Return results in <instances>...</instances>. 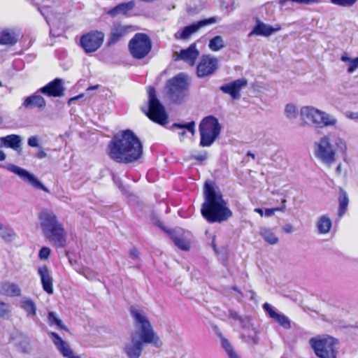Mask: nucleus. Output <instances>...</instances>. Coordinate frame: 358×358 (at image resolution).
Here are the masks:
<instances>
[{
    "instance_id": "nucleus-1",
    "label": "nucleus",
    "mask_w": 358,
    "mask_h": 358,
    "mask_svg": "<svg viewBox=\"0 0 358 358\" xmlns=\"http://www.w3.org/2000/svg\"><path fill=\"white\" fill-rule=\"evenodd\" d=\"M143 147L141 140L130 129L115 134L109 141L107 153L109 157L120 164H131L143 156Z\"/></svg>"
},
{
    "instance_id": "nucleus-2",
    "label": "nucleus",
    "mask_w": 358,
    "mask_h": 358,
    "mask_svg": "<svg viewBox=\"0 0 358 358\" xmlns=\"http://www.w3.org/2000/svg\"><path fill=\"white\" fill-rule=\"evenodd\" d=\"M130 312L135 322L136 331L131 342L124 346V351L129 358H139L145 345L152 344L159 347L160 340L145 315L134 308H131Z\"/></svg>"
},
{
    "instance_id": "nucleus-3",
    "label": "nucleus",
    "mask_w": 358,
    "mask_h": 358,
    "mask_svg": "<svg viewBox=\"0 0 358 358\" xmlns=\"http://www.w3.org/2000/svg\"><path fill=\"white\" fill-rule=\"evenodd\" d=\"M203 195L201 213L208 222L221 223L232 216L223 194L213 184L205 183Z\"/></svg>"
},
{
    "instance_id": "nucleus-4",
    "label": "nucleus",
    "mask_w": 358,
    "mask_h": 358,
    "mask_svg": "<svg viewBox=\"0 0 358 358\" xmlns=\"http://www.w3.org/2000/svg\"><path fill=\"white\" fill-rule=\"evenodd\" d=\"M41 227L45 236L53 243L57 248H63L66 245V232L57 215L52 211L45 210L40 213Z\"/></svg>"
},
{
    "instance_id": "nucleus-5",
    "label": "nucleus",
    "mask_w": 358,
    "mask_h": 358,
    "mask_svg": "<svg viewBox=\"0 0 358 358\" xmlns=\"http://www.w3.org/2000/svg\"><path fill=\"white\" fill-rule=\"evenodd\" d=\"M315 156L324 163L329 165L336 161V155L346 154L347 145L341 138H338L333 145L328 136H324L320 139V142L315 143Z\"/></svg>"
},
{
    "instance_id": "nucleus-6",
    "label": "nucleus",
    "mask_w": 358,
    "mask_h": 358,
    "mask_svg": "<svg viewBox=\"0 0 358 358\" xmlns=\"http://www.w3.org/2000/svg\"><path fill=\"white\" fill-rule=\"evenodd\" d=\"M148 107L141 108V111L153 122L164 125L168 122V115L161 101L158 99L155 88H148Z\"/></svg>"
},
{
    "instance_id": "nucleus-7",
    "label": "nucleus",
    "mask_w": 358,
    "mask_h": 358,
    "mask_svg": "<svg viewBox=\"0 0 358 358\" xmlns=\"http://www.w3.org/2000/svg\"><path fill=\"white\" fill-rule=\"evenodd\" d=\"M200 142L201 147L210 146L220 136L222 126L218 120L208 115L203 118L199 124Z\"/></svg>"
},
{
    "instance_id": "nucleus-8",
    "label": "nucleus",
    "mask_w": 358,
    "mask_h": 358,
    "mask_svg": "<svg viewBox=\"0 0 358 358\" xmlns=\"http://www.w3.org/2000/svg\"><path fill=\"white\" fill-rule=\"evenodd\" d=\"M309 343L317 357L337 358V339L329 336H317L311 338Z\"/></svg>"
},
{
    "instance_id": "nucleus-9",
    "label": "nucleus",
    "mask_w": 358,
    "mask_h": 358,
    "mask_svg": "<svg viewBox=\"0 0 358 358\" xmlns=\"http://www.w3.org/2000/svg\"><path fill=\"white\" fill-rule=\"evenodd\" d=\"M152 43L150 36L142 32H138L130 39L128 48L134 59H143L151 52Z\"/></svg>"
},
{
    "instance_id": "nucleus-10",
    "label": "nucleus",
    "mask_w": 358,
    "mask_h": 358,
    "mask_svg": "<svg viewBox=\"0 0 358 358\" xmlns=\"http://www.w3.org/2000/svg\"><path fill=\"white\" fill-rule=\"evenodd\" d=\"M301 115L303 120H309L320 127L334 126L336 124L335 118L312 106L302 107Z\"/></svg>"
},
{
    "instance_id": "nucleus-11",
    "label": "nucleus",
    "mask_w": 358,
    "mask_h": 358,
    "mask_svg": "<svg viewBox=\"0 0 358 358\" xmlns=\"http://www.w3.org/2000/svg\"><path fill=\"white\" fill-rule=\"evenodd\" d=\"M104 37L102 31L92 30L80 36L79 45L86 54L95 52L101 47Z\"/></svg>"
},
{
    "instance_id": "nucleus-12",
    "label": "nucleus",
    "mask_w": 358,
    "mask_h": 358,
    "mask_svg": "<svg viewBox=\"0 0 358 358\" xmlns=\"http://www.w3.org/2000/svg\"><path fill=\"white\" fill-rule=\"evenodd\" d=\"M219 66V61L217 58L210 55H203L200 58L196 73L199 78H203L213 74Z\"/></svg>"
},
{
    "instance_id": "nucleus-13",
    "label": "nucleus",
    "mask_w": 358,
    "mask_h": 358,
    "mask_svg": "<svg viewBox=\"0 0 358 358\" xmlns=\"http://www.w3.org/2000/svg\"><path fill=\"white\" fill-rule=\"evenodd\" d=\"M135 29V27L133 25L124 24L121 22H114L108 39V45H112L118 43Z\"/></svg>"
},
{
    "instance_id": "nucleus-14",
    "label": "nucleus",
    "mask_w": 358,
    "mask_h": 358,
    "mask_svg": "<svg viewBox=\"0 0 358 358\" xmlns=\"http://www.w3.org/2000/svg\"><path fill=\"white\" fill-rule=\"evenodd\" d=\"M217 22V17H210L209 18L201 20L196 23L192 24L185 27L182 31H177L174 34L176 39H187L192 34L196 32L201 27L215 24Z\"/></svg>"
},
{
    "instance_id": "nucleus-15",
    "label": "nucleus",
    "mask_w": 358,
    "mask_h": 358,
    "mask_svg": "<svg viewBox=\"0 0 358 358\" xmlns=\"http://www.w3.org/2000/svg\"><path fill=\"white\" fill-rule=\"evenodd\" d=\"M40 92L48 97H61L64 95L65 87L64 80L56 78L38 90Z\"/></svg>"
},
{
    "instance_id": "nucleus-16",
    "label": "nucleus",
    "mask_w": 358,
    "mask_h": 358,
    "mask_svg": "<svg viewBox=\"0 0 358 358\" xmlns=\"http://www.w3.org/2000/svg\"><path fill=\"white\" fill-rule=\"evenodd\" d=\"M248 83L247 79L242 78L225 84L221 86L220 89L223 93L230 95L232 99L238 100L241 96V89L246 87Z\"/></svg>"
},
{
    "instance_id": "nucleus-17",
    "label": "nucleus",
    "mask_w": 358,
    "mask_h": 358,
    "mask_svg": "<svg viewBox=\"0 0 358 358\" xmlns=\"http://www.w3.org/2000/svg\"><path fill=\"white\" fill-rule=\"evenodd\" d=\"M199 56V51L195 43L191 44L187 48L182 49L176 57V60H182L191 66L195 65Z\"/></svg>"
},
{
    "instance_id": "nucleus-18",
    "label": "nucleus",
    "mask_w": 358,
    "mask_h": 358,
    "mask_svg": "<svg viewBox=\"0 0 358 358\" xmlns=\"http://www.w3.org/2000/svg\"><path fill=\"white\" fill-rule=\"evenodd\" d=\"M49 335L57 350L64 357L68 358H80L78 356H74L73 355V351L69 344L64 341L58 334L52 331L49 333Z\"/></svg>"
},
{
    "instance_id": "nucleus-19",
    "label": "nucleus",
    "mask_w": 358,
    "mask_h": 358,
    "mask_svg": "<svg viewBox=\"0 0 358 358\" xmlns=\"http://www.w3.org/2000/svg\"><path fill=\"white\" fill-rule=\"evenodd\" d=\"M38 273L41 278L43 290L49 294H53V279L49 268L46 266H43L38 268Z\"/></svg>"
},
{
    "instance_id": "nucleus-20",
    "label": "nucleus",
    "mask_w": 358,
    "mask_h": 358,
    "mask_svg": "<svg viewBox=\"0 0 358 358\" xmlns=\"http://www.w3.org/2000/svg\"><path fill=\"white\" fill-rule=\"evenodd\" d=\"M263 308L271 318L278 322L284 329H288L291 327L290 320L288 317L284 315L276 313L268 303H265L263 305Z\"/></svg>"
},
{
    "instance_id": "nucleus-21",
    "label": "nucleus",
    "mask_w": 358,
    "mask_h": 358,
    "mask_svg": "<svg viewBox=\"0 0 358 358\" xmlns=\"http://www.w3.org/2000/svg\"><path fill=\"white\" fill-rule=\"evenodd\" d=\"M38 91L33 95L27 96L24 101V106L30 108H38L43 110L45 108L46 102Z\"/></svg>"
},
{
    "instance_id": "nucleus-22",
    "label": "nucleus",
    "mask_w": 358,
    "mask_h": 358,
    "mask_svg": "<svg viewBox=\"0 0 358 358\" xmlns=\"http://www.w3.org/2000/svg\"><path fill=\"white\" fill-rule=\"evenodd\" d=\"M21 138L20 136L10 134L0 137V148H12L17 150L20 146Z\"/></svg>"
},
{
    "instance_id": "nucleus-23",
    "label": "nucleus",
    "mask_w": 358,
    "mask_h": 358,
    "mask_svg": "<svg viewBox=\"0 0 358 358\" xmlns=\"http://www.w3.org/2000/svg\"><path fill=\"white\" fill-rule=\"evenodd\" d=\"M21 289L20 287L12 282H0V294L7 296H20Z\"/></svg>"
},
{
    "instance_id": "nucleus-24",
    "label": "nucleus",
    "mask_w": 358,
    "mask_h": 358,
    "mask_svg": "<svg viewBox=\"0 0 358 358\" xmlns=\"http://www.w3.org/2000/svg\"><path fill=\"white\" fill-rule=\"evenodd\" d=\"M275 31L271 26L267 25L262 22H258L250 35L255 34L258 36H268Z\"/></svg>"
},
{
    "instance_id": "nucleus-25",
    "label": "nucleus",
    "mask_w": 358,
    "mask_h": 358,
    "mask_svg": "<svg viewBox=\"0 0 358 358\" xmlns=\"http://www.w3.org/2000/svg\"><path fill=\"white\" fill-rule=\"evenodd\" d=\"M17 42V35L10 30L0 31V45H13Z\"/></svg>"
},
{
    "instance_id": "nucleus-26",
    "label": "nucleus",
    "mask_w": 358,
    "mask_h": 358,
    "mask_svg": "<svg viewBox=\"0 0 358 358\" xmlns=\"http://www.w3.org/2000/svg\"><path fill=\"white\" fill-rule=\"evenodd\" d=\"M24 179L27 180L29 184L36 189H41L45 192H49V190L45 187L34 175L29 171L24 169L23 171Z\"/></svg>"
},
{
    "instance_id": "nucleus-27",
    "label": "nucleus",
    "mask_w": 358,
    "mask_h": 358,
    "mask_svg": "<svg viewBox=\"0 0 358 358\" xmlns=\"http://www.w3.org/2000/svg\"><path fill=\"white\" fill-rule=\"evenodd\" d=\"M338 200H339L338 215H339V216H342L345 214V213L347 210L348 206V203H349L348 194L342 188H340Z\"/></svg>"
},
{
    "instance_id": "nucleus-28",
    "label": "nucleus",
    "mask_w": 358,
    "mask_h": 358,
    "mask_svg": "<svg viewBox=\"0 0 358 358\" xmlns=\"http://www.w3.org/2000/svg\"><path fill=\"white\" fill-rule=\"evenodd\" d=\"M0 236L6 242H12L16 238L13 230L0 222Z\"/></svg>"
},
{
    "instance_id": "nucleus-29",
    "label": "nucleus",
    "mask_w": 358,
    "mask_h": 358,
    "mask_svg": "<svg viewBox=\"0 0 358 358\" xmlns=\"http://www.w3.org/2000/svg\"><path fill=\"white\" fill-rule=\"evenodd\" d=\"M172 129L173 128H178L182 129V131L179 132V135L180 136H184L186 134V131L185 129H187L189 131L192 135L194 134L195 132V122L194 121H191L189 122L185 123V124H181V123H174L171 126Z\"/></svg>"
},
{
    "instance_id": "nucleus-30",
    "label": "nucleus",
    "mask_w": 358,
    "mask_h": 358,
    "mask_svg": "<svg viewBox=\"0 0 358 358\" xmlns=\"http://www.w3.org/2000/svg\"><path fill=\"white\" fill-rule=\"evenodd\" d=\"M260 235L264 240L270 245L276 244L279 241L274 232L269 229H262L260 232Z\"/></svg>"
},
{
    "instance_id": "nucleus-31",
    "label": "nucleus",
    "mask_w": 358,
    "mask_h": 358,
    "mask_svg": "<svg viewBox=\"0 0 358 358\" xmlns=\"http://www.w3.org/2000/svg\"><path fill=\"white\" fill-rule=\"evenodd\" d=\"M331 225V220L326 216H322L320 218L317 223L318 231L320 234H326L329 231Z\"/></svg>"
},
{
    "instance_id": "nucleus-32",
    "label": "nucleus",
    "mask_w": 358,
    "mask_h": 358,
    "mask_svg": "<svg viewBox=\"0 0 358 358\" xmlns=\"http://www.w3.org/2000/svg\"><path fill=\"white\" fill-rule=\"evenodd\" d=\"M209 48L214 52H217L224 47V42L221 36H216L211 38L208 44Z\"/></svg>"
},
{
    "instance_id": "nucleus-33",
    "label": "nucleus",
    "mask_w": 358,
    "mask_h": 358,
    "mask_svg": "<svg viewBox=\"0 0 358 358\" xmlns=\"http://www.w3.org/2000/svg\"><path fill=\"white\" fill-rule=\"evenodd\" d=\"M341 60L344 62H348V72L349 73H353L357 69H358V57L351 59L346 53H345L341 55Z\"/></svg>"
},
{
    "instance_id": "nucleus-34",
    "label": "nucleus",
    "mask_w": 358,
    "mask_h": 358,
    "mask_svg": "<svg viewBox=\"0 0 358 358\" xmlns=\"http://www.w3.org/2000/svg\"><path fill=\"white\" fill-rule=\"evenodd\" d=\"M130 8L129 3H122L109 10L107 13L112 17H115L120 12L126 13Z\"/></svg>"
},
{
    "instance_id": "nucleus-35",
    "label": "nucleus",
    "mask_w": 358,
    "mask_h": 358,
    "mask_svg": "<svg viewBox=\"0 0 358 358\" xmlns=\"http://www.w3.org/2000/svg\"><path fill=\"white\" fill-rule=\"evenodd\" d=\"M48 318L49 324L50 326L56 325L60 329L68 331L67 327L64 324V323L62 321V320L58 318L56 316L55 313L49 312L48 313Z\"/></svg>"
},
{
    "instance_id": "nucleus-36",
    "label": "nucleus",
    "mask_w": 358,
    "mask_h": 358,
    "mask_svg": "<svg viewBox=\"0 0 358 358\" xmlns=\"http://www.w3.org/2000/svg\"><path fill=\"white\" fill-rule=\"evenodd\" d=\"M24 309L26 310L28 317H35L36 316V307L31 300L24 301Z\"/></svg>"
},
{
    "instance_id": "nucleus-37",
    "label": "nucleus",
    "mask_w": 358,
    "mask_h": 358,
    "mask_svg": "<svg viewBox=\"0 0 358 358\" xmlns=\"http://www.w3.org/2000/svg\"><path fill=\"white\" fill-rule=\"evenodd\" d=\"M322 0H279V4L281 7L285 6L286 3L292 2L302 5H310L319 3Z\"/></svg>"
},
{
    "instance_id": "nucleus-38",
    "label": "nucleus",
    "mask_w": 358,
    "mask_h": 358,
    "mask_svg": "<svg viewBox=\"0 0 358 358\" xmlns=\"http://www.w3.org/2000/svg\"><path fill=\"white\" fill-rule=\"evenodd\" d=\"M173 242L182 250L188 251L190 249L189 243L183 238L176 236L173 238Z\"/></svg>"
},
{
    "instance_id": "nucleus-39",
    "label": "nucleus",
    "mask_w": 358,
    "mask_h": 358,
    "mask_svg": "<svg viewBox=\"0 0 358 358\" xmlns=\"http://www.w3.org/2000/svg\"><path fill=\"white\" fill-rule=\"evenodd\" d=\"M330 1L336 6L342 7H351L356 3L357 0H330Z\"/></svg>"
},
{
    "instance_id": "nucleus-40",
    "label": "nucleus",
    "mask_w": 358,
    "mask_h": 358,
    "mask_svg": "<svg viewBox=\"0 0 358 358\" xmlns=\"http://www.w3.org/2000/svg\"><path fill=\"white\" fill-rule=\"evenodd\" d=\"M285 113L288 118L292 119L296 117L297 110L294 105L287 104L285 106Z\"/></svg>"
},
{
    "instance_id": "nucleus-41",
    "label": "nucleus",
    "mask_w": 358,
    "mask_h": 358,
    "mask_svg": "<svg viewBox=\"0 0 358 358\" xmlns=\"http://www.w3.org/2000/svg\"><path fill=\"white\" fill-rule=\"evenodd\" d=\"M10 312V306L0 301V317L8 318Z\"/></svg>"
},
{
    "instance_id": "nucleus-42",
    "label": "nucleus",
    "mask_w": 358,
    "mask_h": 358,
    "mask_svg": "<svg viewBox=\"0 0 358 358\" xmlns=\"http://www.w3.org/2000/svg\"><path fill=\"white\" fill-rule=\"evenodd\" d=\"M6 168L8 171L10 172H13L17 176H19L20 178H22V169L20 167H18L14 164H8L6 166H4Z\"/></svg>"
},
{
    "instance_id": "nucleus-43",
    "label": "nucleus",
    "mask_w": 358,
    "mask_h": 358,
    "mask_svg": "<svg viewBox=\"0 0 358 358\" xmlns=\"http://www.w3.org/2000/svg\"><path fill=\"white\" fill-rule=\"evenodd\" d=\"M50 255V249L48 247H43L38 253L41 259H47Z\"/></svg>"
},
{
    "instance_id": "nucleus-44",
    "label": "nucleus",
    "mask_w": 358,
    "mask_h": 358,
    "mask_svg": "<svg viewBox=\"0 0 358 358\" xmlns=\"http://www.w3.org/2000/svg\"><path fill=\"white\" fill-rule=\"evenodd\" d=\"M222 346L226 350L227 354L231 351L234 350V348L231 345L230 343L225 338H222Z\"/></svg>"
},
{
    "instance_id": "nucleus-45",
    "label": "nucleus",
    "mask_w": 358,
    "mask_h": 358,
    "mask_svg": "<svg viewBox=\"0 0 358 358\" xmlns=\"http://www.w3.org/2000/svg\"><path fill=\"white\" fill-rule=\"evenodd\" d=\"M179 79L176 77L172 81L170 82V91L174 92L179 87Z\"/></svg>"
},
{
    "instance_id": "nucleus-46",
    "label": "nucleus",
    "mask_w": 358,
    "mask_h": 358,
    "mask_svg": "<svg viewBox=\"0 0 358 358\" xmlns=\"http://www.w3.org/2000/svg\"><path fill=\"white\" fill-rule=\"evenodd\" d=\"M28 145L31 147H38V139L37 136H31L28 139Z\"/></svg>"
},
{
    "instance_id": "nucleus-47",
    "label": "nucleus",
    "mask_w": 358,
    "mask_h": 358,
    "mask_svg": "<svg viewBox=\"0 0 358 358\" xmlns=\"http://www.w3.org/2000/svg\"><path fill=\"white\" fill-rule=\"evenodd\" d=\"M206 158H207V155L206 153L192 156V159L199 161V162H203Z\"/></svg>"
},
{
    "instance_id": "nucleus-48",
    "label": "nucleus",
    "mask_w": 358,
    "mask_h": 358,
    "mask_svg": "<svg viewBox=\"0 0 358 358\" xmlns=\"http://www.w3.org/2000/svg\"><path fill=\"white\" fill-rule=\"evenodd\" d=\"M281 209L279 208H267L265 210V213H266V215L269 217V216H271L272 215H273L274 212L275 211H279Z\"/></svg>"
},
{
    "instance_id": "nucleus-49",
    "label": "nucleus",
    "mask_w": 358,
    "mask_h": 358,
    "mask_svg": "<svg viewBox=\"0 0 358 358\" xmlns=\"http://www.w3.org/2000/svg\"><path fill=\"white\" fill-rule=\"evenodd\" d=\"M284 232L290 234L293 231V227L290 224H287L283 227Z\"/></svg>"
},
{
    "instance_id": "nucleus-50",
    "label": "nucleus",
    "mask_w": 358,
    "mask_h": 358,
    "mask_svg": "<svg viewBox=\"0 0 358 358\" xmlns=\"http://www.w3.org/2000/svg\"><path fill=\"white\" fill-rule=\"evenodd\" d=\"M46 156H47V154L43 148H41L38 150V152L36 153V157L40 159L45 158V157H46Z\"/></svg>"
},
{
    "instance_id": "nucleus-51",
    "label": "nucleus",
    "mask_w": 358,
    "mask_h": 358,
    "mask_svg": "<svg viewBox=\"0 0 358 358\" xmlns=\"http://www.w3.org/2000/svg\"><path fill=\"white\" fill-rule=\"evenodd\" d=\"M130 255L132 258H137L138 257L139 252L136 248H132L130 250Z\"/></svg>"
},
{
    "instance_id": "nucleus-52",
    "label": "nucleus",
    "mask_w": 358,
    "mask_h": 358,
    "mask_svg": "<svg viewBox=\"0 0 358 358\" xmlns=\"http://www.w3.org/2000/svg\"><path fill=\"white\" fill-rule=\"evenodd\" d=\"M83 94H79V95H77L76 96H73V97H71L69 99L68 101V104L70 105L72 101H76L78 99H79L80 98L83 97Z\"/></svg>"
},
{
    "instance_id": "nucleus-53",
    "label": "nucleus",
    "mask_w": 358,
    "mask_h": 358,
    "mask_svg": "<svg viewBox=\"0 0 358 358\" xmlns=\"http://www.w3.org/2000/svg\"><path fill=\"white\" fill-rule=\"evenodd\" d=\"M348 117L350 119L357 120L358 119V112H356V113L350 112L348 114Z\"/></svg>"
},
{
    "instance_id": "nucleus-54",
    "label": "nucleus",
    "mask_w": 358,
    "mask_h": 358,
    "mask_svg": "<svg viewBox=\"0 0 358 358\" xmlns=\"http://www.w3.org/2000/svg\"><path fill=\"white\" fill-rule=\"evenodd\" d=\"M228 356L229 358H241L234 350L229 352Z\"/></svg>"
},
{
    "instance_id": "nucleus-55",
    "label": "nucleus",
    "mask_w": 358,
    "mask_h": 358,
    "mask_svg": "<svg viewBox=\"0 0 358 358\" xmlns=\"http://www.w3.org/2000/svg\"><path fill=\"white\" fill-rule=\"evenodd\" d=\"M6 158V155L2 150H0V161H3Z\"/></svg>"
},
{
    "instance_id": "nucleus-56",
    "label": "nucleus",
    "mask_w": 358,
    "mask_h": 358,
    "mask_svg": "<svg viewBox=\"0 0 358 358\" xmlns=\"http://www.w3.org/2000/svg\"><path fill=\"white\" fill-rule=\"evenodd\" d=\"M255 210L259 213L262 216L263 215V210L261 208H256Z\"/></svg>"
},
{
    "instance_id": "nucleus-57",
    "label": "nucleus",
    "mask_w": 358,
    "mask_h": 358,
    "mask_svg": "<svg viewBox=\"0 0 358 358\" xmlns=\"http://www.w3.org/2000/svg\"><path fill=\"white\" fill-rule=\"evenodd\" d=\"M247 155L251 157L252 159L255 158V155L252 153V152H248Z\"/></svg>"
},
{
    "instance_id": "nucleus-58",
    "label": "nucleus",
    "mask_w": 358,
    "mask_h": 358,
    "mask_svg": "<svg viewBox=\"0 0 358 358\" xmlns=\"http://www.w3.org/2000/svg\"><path fill=\"white\" fill-rule=\"evenodd\" d=\"M98 87V85H94V86H91L90 87L87 88V90H95Z\"/></svg>"
},
{
    "instance_id": "nucleus-59",
    "label": "nucleus",
    "mask_w": 358,
    "mask_h": 358,
    "mask_svg": "<svg viewBox=\"0 0 358 358\" xmlns=\"http://www.w3.org/2000/svg\"><path fill=\"white\" fill-rule=\"evenodd\" d=\"M233 289H234V290H237L236 287H233Z\"/></svg>"
},
{
    "instance_id": "nucleus-60",
    "label": "nucleus",
    "mask_w": 358,
    "mask_h": 358,
    "mask_svg": "<svg viewBox=\"0 0 358 358\" xmlns=\"http://www.w3.org/2000/svg\"><path fill=\"white\" fill-rule=\"evenodd\" d=\"M2 122V118L0 117V124Z\"/></svg>"
},
{
    "instance_id": "nucleus-61",
    "label": "nucleus",
    "mask_w": 358,
    "mask_h": 358,
    "mask_svg": "<svg viewBox=\"0 0 358 358\" xmlns=\"http://www.w3.org/2000/svg\"><path fill=\"white\" fill-rule=\"evenodd\" d=\"M0 86H1V82L0 81Z\"/></svg>"
}]
</instances>
